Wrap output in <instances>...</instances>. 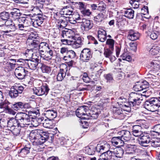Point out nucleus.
Here are the masks:
<instances>
[{
  "label": "nucleus",
  "instance_id": "obj_19",
  "mask_svg": "<svg viewBox=\"0 0 160 160\" xmlns=\"http://www.w3.org/2000/svg\"><path fill=\"white\" fill-rule=\"evenodd\" d=\"M8 22H10V21H6L3 24H2V25L5 24L8 28V30L4 31L5 33L13 32L17 30L16 24H15L13 22H11V24H8Z\"/></svg>",
  "mask_w": 160,
  "mask_h": 160
},
{
  "label": "nucleus",
  "instance_id": "obj_4",
  "mask_svg": "<svg viewBox=\"0 0 160 160\" xmlns=\"http://www.w3.org/2000/svg\"><path fill=\"white\" fill-rule=\"evenodd\" d=\"M89 111V108L86 106H80L77 109L76 112V115L82 119H86L88 118V114Z\"/></svg>",
  "mask_w": 160,
  "mask_h": 160
},
{
  "label": "nucleus",
  "instance_id": "obj_56",
  "mask_svg": "<svg viewBox=\"0 0 160 160\" xmlns=\"http://www.w3.org/2000/svg\"><path fill=\"white\" fill-rule=\"evenodd\" d=\"M112 50L109 48H107L104 49V55L106 57L108 58L112 55Z\"/></svg>",
  "mask_w": 160,
  "mask_h": 160
},
{
  "label": "nucleus",
  "instance_id": "obj_44",
  "mask_svg": "<svg viewBox=\"0 0 160 160\" xmlns=\"http://www.w3.org/2000/svg\"><path fill=\"white\" fill-rule=\"evenodd\" d=\"M106 3L108 4L111 8L114 9L116 7V5L117 1V0H107Z\"/></svg>",
  "mask_w": 160,
  "mask_h": 160
},
{
  "label": "nucleus",
  "instance_id": "obj_55",
  "mask_svg": "<svg viewBox=\"0 0 160 160\" xmlns=\"http://www.w3.org/2000/svg\"><path fill=\"white\" fill-rule=\"evenodd\" d=\"M12 130V132L15 136H17L20 133L21 129L19 128V127H14L13 128L11 129Z\"/></svg>",
  "mask_w": 160,
  "mask_h": 160
},
{
  "label": "nucleus",
  "instance_id": "obj_3",
  "mask_svg": "<svg viewBox=\"0 0 160 160\" xmlns=\"http://www.w3.org/2000/svg\"><path fill=\"white\" fill-rule=\"evenodd\" d=\"M158 100L156 98H152L146 100L144 103L145 107L148 110L154 112L157 107L160 106L159 104L158 103Z\"/></svg>",
  "mask_w": 160,
  "mask_h": 160
},
{
  "label": "nucleus",
  "instance_id": "obj_13",
  "mask_svg": "<svg viewBox=\"0 0 160 160\" xmlns=\"http://www.w3.org/2000/svg\"><path fill=\"white\" fill-rule=\"evenodd\" d=\"M125 141L120 136L115 137L112 138V143L114 145H117L118 147H124L126 143H124Z\"/></svg>",
  "mask_w": 160,
  "mask_h": 160
},
{
  "label": "nucleus",
  "instance_id": "obj_23",
  "mask_svg": "<svg viewBox=\"0 0 160 160\" xmlns=\"http://www.w3.org/2000/svg\"><path fill=\"white\" fill-rule=\"evenodd\" d=\"M8 127L10 128L11 129L13 128L14 127H20L15 118H11L8 120Z\"/></svg>",
  "mask_w": 160,
  "mask_h": 160
},
{
  "label": "nucleus",
  "instance_id": "obj_1",
  "mask_svg": "<svg viewBox=\"0 0 160 160\" xmlns=\"http://www.w3.org/2000/svg\"><path fill=\"white\" fill-rule=\"evenodd\" d=\"M153 130L150 132V133L144 134L142 135L140 137V140L139 141V144L144 147L148 148L150 147V143L152 139L150 135L155 136H160V124L154 126L153 128Z\"/></svg>",
  "mask_w": 160,
  "mask_h": 160
},
{
  "label": "nucleus",
  "instance_id": "obj_29",
  "mask_svg": "<svg viewBox=\"0 0 160 160\" xmlns=\"http://www.w3.org/2000/svg\"><path fill=\"white\" fill-rule=\"evenodd\" d=\"M62 11L63 12V14L64 15H70L73 14V9L71 7H64L62 9Z\"/></svg>",
  "mask_w": 160,
  "mask_h": 160
},
{
  "label": "nucleus",
  "instance_id": "obj_20",
  "mask_svg": "<svg viewBox=\"0 0 160 160\" xmlns=\"http://www.w3.org/2000/svg\"><path fill=\"white\" fill-rule=\"evenodd\" d=\"M44 19L42 16L39 15H37L35 18L32 19V20L33 24L35 25L36 24L38 26H40L43 22Z\"/></svg>",
  "mask_w": 160,
  "mask_h": 160
},
{
  "label": "nucleus",
  "instance_id": "obj_33",
  "mask_svg": "<svg viewBox=\"0 0 160 160\" xmlns=\"http://www.w3.org/2000/svg\"><path fill=\"white\" fill-rule=\"evenodd\" d=\"M23 106L22 102H18L13 104H11V107L15 110L17 111L22 108Z\"/></svg>",
  "mask_w": 160,
  "mask_h": 160
},
{
  "label": "nucleus",
  "instance_id": "obj_9",
  "mask_svg": "<svg viewBox=\"0 0 160 160\" xmlns=\"http://www.w3.org/2000/svg\"><path fill=\"white\" fill-rule=\"evenodd\" d=\"M11 104L8 101H5L0 103V108H4L6 113L12 115H15L16 112L11 108Z\"/></svg>",
  "mask_w": 160,
  "mask_h": 160
},
{
  "label": "nucleus",
  "instance_id": "obj_36",
  "mask_svg": "<svg viewBox=\"0 0 160 160\" xmlns=\"http://www.w3.org/2000/svg\"><path fill=\"white\" fill-rule=\"evenodd\" d=\"M91 112L88 113V118L86 120L96 119L98 117L99 114L97 112H92L91 111Z\"/></svg>",
  "mask_w": 160,
  "mask_h": 160
},
{
  "label": "nucleus",
  "instance_id": "obj_48",
  "mask_svg": "<svg viewBox=\"0 0 160 160\" xmlns=\"http://www.w3.org/2000/svg\"><path fill=\"white\" fill-rule=\"evenodd\" d=\"M17 27V30H19L20 31H26V29L27 28V26L25 24L20 23H16Z\"/></svg>",
  "mask_w": 160,
  "mask_h": 160
},
{
  "label": "nucleus",
  "instance_id": "obj_46",
  "mask_svg": "<svg viewBox=\"0 0 160 160\" xmlns=\"http://www.w3.org/2000/svg\"><path fill=\"white\" fill-rule=\"evenodd\" d=\"M41 87L38 88H33L34 93L36 95L40 96L44 95V92H43L42 90H41Z\"/></svg>",
  "mask_w": 160,
  "mask_h": 160
},
{
  "label": "nucleus",
  "instance_id": "obj_17",
  "mask_svg": "<svg viewBox=\"0 0 160 160\" xmlns=\"http://www.w3.org/2000/svg\"><path fill=\"white\" fill-rule=\"evenodd\" d=\"M28 67L31 69L35 70L39 63V60L37 58H32V60H27Z\"/></svg>",
  "mask_w": 160,
  "mask_h": 160
},
{
  "label": "nucleus",
  "instance_id": "obj_28",
  "mask_svg": "<svg viewBox=\"0 0 160 160\" xmlns=\"http://www.w3.org/2000/svg\"><path fill=\"white\" fill-rule=\"evenodd\" d=\"M124 152L123 149L120 148H117L114 149L113 153L115 155L116 157L120 158L122 157Z\"/></svg>",
  "mask_w": 160,
  "mask_h": 160
},
{
  "label": "nucleus",
  "instance_id": "obj_32",
  "mask_svg": "<svg viewBox=\"0 0 160 160\" xmlns=\"http://www.w3.org/2000/svg\"><path fill=\"white\" fill-rule=\"evenodd\" d=\"M30 147H25L21 149L20 151H18V153H20V155L22 156V157H24L30 152Z\"/></svg>",
  "mask_w": 160,
  "mask_h": 160
},
{
  "label": "nucleus",
  "instance_id": "obj_7",
  "mask_svg": "<svg viewBox=\"0 0 160 160\" xmlns=\"http://www.w3.org/2000/svg\"><path fill=\"white\" fill-rule=\"evenodd\" d=\"M92 57L91 52L89 48H85L81 51L80 59L83 62H88Z\"/></svg>",
  "mask_w": 160,
  "mask_h": 160
},
{
  "label": "nucleus",
  "instance_id": "obj_45",
  "mask_svg": "<svg viewBox=\"0 0 160 160\" xmlns=\"http://www.w3.org/2000/svg\"><path fill=\"white\" fill-rule=\"evenodd\" d=\"M106 145H102L100 144H98L97 146H95V151L99 153H102L105 148Z\"/></svg>",
  "mask_w": 160,
  "mask_h": 160
},
{
  "label": "nucleus",
  "instance_id": "obj_43",
  "mask_svg": "<svg viewBox=\"0 0 160 160\" xmlns=\"http://www.w3.org/2000/svg\"><path fill=\"white\" fill-rule=\"evenodd\" d=\"M94 20L96 22V23L98 22H102L104 19L103 15L102 13H100L98 15L94 17Z\"/></svg>",
  "mask_w": 160,
  "mask_h": 160
},
{
  "label": "nucleus",
  "instance_id": "obj_26",
  "mask_svg": "<svg viewBox=\"0 0 160 160\" xmlns=\"http://www.w3.org/2000/svg\"><path fill=\"white\" fill-rule=\"evenodd\" d=\"M70 42V44H72L73 47L75 48L80 47L82 44L81 38H78L77 39H75Z\"/></svg>",
  "mask_w": 160,
  "mask_h": 160
},
{
  "label": "nucleus",
  "instance_id": "obj_11",
  "mask_svg": "<svg viewBox=\"0 0 160 160\" xmlns=\"http://www.w3.org/2000/svg\"><path fill=\"white\" fill-rule=\"evenodd\" d=\"M32 138H38L42 137H44V138L48 139L49 138L48 133L47 132H43L41 130L36 131L32 132L30 134Z\"/></svg>",
  "mask_w": 160,
  "mask_h": 160
},
{
  "label": "nucleus",
  "instance_id": "obj_6",
  "mask_svg": "<svg viewBox=\"0 0 160 160\" xmlns=\"http://www.w3.org/2000/svg\"><path fill=\"white\" fill-rule=\"evenodd\" d=\"M28 72L24 67L20 66L15 69L14 74L18 79L22 80L24 78Z\"/></svg>",
  "mask_w": 160,
  "mask_h": 160
},
{
  "label": "nucleus",
  "instance_id": "obj_49",
  "mask_svg": "<svg viewBox=\"0 0 160 160\" xmlns=\"http://www.w3.org/2000/svg\"><path fill=\"white\" fill-rule=\"evenodd\" d=\"M141 87V82L139 81L136 83V84L134 86L133 88L135 91H142Z\"/></svg>",
  "mask_w": 160,
  "mask_h": 160
},
{
  "label": "nucleus",
  "instance_id": "obj_64",
  "mask_svg": "<svg viewBox=\"0 0 160 160\" xmlns=\"http://www.w3.org/2000/svg\"><path fill=\"white\" fill-rule=\"evenodd\" d=\"M10 14L12 15V17L15 19L17 20L18 18L20 17L21 13L20 12L15 13L14 12H11Z\"/></svg>",
  "mask_w": 160,
  "mask_h": 160
},
{
  "label": "nucleus",
  "instance_id": "obj_50",
  "mask_svg": "<svg viewBox=\"0 0 160 160\" xmlns=\"http://www.w3.org/2000/svg\"><path fill=\"white\" fill-rule=\"evenodd\" d=\"M58 23L60 24L59 28H63L66 27L68 24V22L66 20H60Z\"/></svg>",
  "mask_w": 160,
  "mask_h": 160
},
{
  "label": "nucleus",
  "instance_id": "obj_59",
  "mask_svg": "<svg viewBox=\"0 0 160 160\" xmlns=\"http://www.w3.org/2000/svg\"><path fill=\"white\" fill-rule=\"evenodd\" d=\"M142 130H138L132 131V132L133 135L136 137L141 136L143 134Z\"/></svg>",
  "mask_w": 160,
  "mask_h": 160
},
{
  "label": "nucleus",
  "instance_id": "obj_8",
  "mask_svg": "<svg viewBox=\"0 0 160 160\" xmlns=\"http://www.w3.org/2000/svg\"><path fill=\"white\" fill-rule=\"evenodd\" d=\"M142 98L141 95L134 92H132L129 94V97L128 98L129 100L132 101V103L138 105L141 103V100H142L141 98Z\"/></svg>",
  "mask_w": 160,
  "mask_h": 160
},
{
  "label": "nucleus",
  "instance_id": "obj_27",
  "mask_svg": "<svg viewBox=\"0 0 160 160\" xmlns=\"http://www.w3.org/2000/svg\"><path fill=\"white\" fill-rule=\"evenodd\" d=\"M50 46L48 44L45 42H40L39 49L38 51L41 53L46 52L47 50L49 49Z\"/></svg>",
  "mask_w": 160,
  "mask_h": 160
},
{
  "label": "nucleus",
  "instance_id": "obj_10",
  "mask_svg": "<svg viewBox=\"0 0 160 160\" xmlns=\"http://www.w3.org/2000/svg\"><path fill=\"white\" fill-rule=\"evenodd\" d=\"M93 25L92 21L83 19L81 24V28L83 30L88 31L92 28Z\"/></svg>",
  "mask_w": 160,
  "mask_h": 160
},
{
  "label": "nucleus",
  "instance_id": "obj_42",
  "mask_svg": "<svg viewBox=\"0 0 160 160\" xmlns=\"http://www.w3.org/2000/svg\"><path fill=\"white\" fill-rule=\"evenodd\" d=\"M10 14L7 12H3L0 13V17L3 20H7L10 17Z\"/></svg>",
  "mask_w": 160,
  "mask_h": 160
},
{
  "label": "nucleus",
  "instance_id": "obj_40",
  "mask_svg": "<svg viewBox=\"0 0 160 160\" xmlns=\"http://www.w3.org/2000/svg\"><path fill=\"white\" fill-rule=\"evenodd\" d=\"M41 90H42L43 92H44V95H46L48 93L50 90L48 85L46 83H44L41 86Z\"/></svg>",
  "mask_w": 160,
  "mask_h": 160
},
{
  "label": "nucleus",
  "instance_id": "obj_2",
  "mask_svg": "<svg viewBox=\"0 0 160 160\" xmlns=\"http://www.w3.org/2000/svg\"><path fill=\"white\" fill-rule=\"evenodd\" d=\"M15 118L21 128L25 127L26 125L30 124V117L25 113L22 112L18 113L15 116Z\"/></svg>",
  "mask_w": 160,
  "mask_h": 160
},
{
  "label": "nucleus",
  "instance_id": "obj_21",
  "mask_svg": "<svg viewBox=\"0 0 160 160\" xmlns=\"http://www.w3.org/2000/svg\"><path fill=\"white\" fill-rule=\"evenodd\" d=\"M45 115L48 119L52 120L56 117L57 112L54 110H48L46 111Z\"/></svg>",
  "mask_w": 160,
  "mask_h": 160
},
{
  "label": "nucleus",
  "instance_id": "obj_54",
  "mask_svg": "<svg viewBox=\"0 0 160 160\" xmlns=\"http://www.w3.org/2000/svg\"><path fill=\"white\" fill-rule=\"evenodd\" d=\"M130 3L132 7L134 8H137L139 7V3L138 1L136 0H131Z\"/></svg>",
  "mask_w": 160,
  "mask_h": 160
},
{
  "label": "nucleus",
  "instance_id": "obj_53",
  "mask_svg": "<svg viewBox=\"0 0 160 160\" xmlns=\"http://www.w3.org/2000/svg\"><path fill=\"white\" fill-rule=\"evenodd\" d=\"M150 38L152 40H155L158 37L159 32L158 31H153L151 33L150 32Z\"/></svg>",
  "mask_w": 160,
  "mask_h": 160
},
{
  "label": "nucleus",
  "instance_id": "obj_35",
  "mask_svg": "<svg viewBox=\"0 0 160 160\" xmlns=\"http://www.w3.org/2000/svg\"><path fill=\"white\" fill-rule=\"evenodd\" d=\"M17 91L13 87H12L11 88L10 91L9 92V94L12 98H15L18 95Z\"/></svg>",
  "mask_w": 160,
  "mask_h": 160
},
{
  "label": "nucleus",
  "instance_id": "obj_37",
  "mask_svg": "<svg viewBox=\"0 0 160 160\" xmlns=\"http://www.w3.org/2000/svg\"><path fill=\"white\" fill-rule=\"evenodd\" d=\"M112 112L115 116L117 117L118 115H120L122 116L123 115L122 111L121 108H119L114 107L113 108Z\"/></svg>",
  "mask_w": 160,
  "mask_h": 160
},
{
  "label": "nucleus",
  "instance_id": "obj_5",
  "mask_svg": "<svg viewBox=\"0 0 160 160\" xmlns=\"http://www.w3.org/2000/svg\"><path fill=\"white\" fill-rule=\"evenodd\" d=\"M40 42L38 39H31L28 38L26 41L27 46L30 48V50L36 52L39 49Z\"/></svg>",
  "mask_w": 160,
  "mask_h": 160
},
{
  "label": "nucleus",
  "instance_id": "obj_25",
  "mask_svg": "<svg viewBox=\"0 0 160 160\" xmlns=\"http://www.w3.org/2000/svg\"><path fill=\"white\" fill-rule=\"evenodd\" d=\"M67 70H65L63 69H60L57 75V79L58 81H61L66 76Z\"/></svg>",
  "mask_w": 160,
  "mask_h": 160
},
{
  "label": "nucleus",
  "instance_id": "obj_41",
  "mask_svg": "<svg viewBox=\"0 0 160 160\" xmlns=\"http://www.w3.org/2000/svg\"><path fill=\"white\" fill-rule=\"evenodd\" d=\"M135 145H132L131 144H126L125 145L124 148L125 149L126 151H129L128 153H132V152L134 151Z\"/></svg>",
  "mask_w": 160,
  "mask_h": 160
},
{
  "label": "nucleus",
  "instance_id": "obj_47",
  "mask_svg": "<svg viewBox=\"0 0 160 160\" xmlns=\"http://www.w3.org/2000/svg\"><path fill=\"white\" fill-rule=\"evenodd\" d=\"M160 49L157 46L153 47L149 51V53L152 55H154L158 54Z\"/></svg>",
  "mask_w": 160,
  "mask_h": 160
},
{
  "label": "nucleus",
  "instance_id": "obj_61",
  "mask_svg": "<svg viewBox=\"0 0 160 160\" xmlns=\"http://www.w3.org/2000/svg\"><path fill=\"white\" fill-rule=\"evenodd\" d=\"M15 90L17 91L18 93L21 94L22 93L24 90V88L22 86H13Z\"/></svg>",
  "mask_w": 160,
  "mask_h": 160
},
{
  "label": "nucleus",
  "instance_id": "obj_16",
  "mask_svg": "<svg viewBox=\"0 0 160 160\" xmlns=\"http://www.w3.org/2000/svg\"><path fill=\"white\" fill-rule=\"evenodd\" d=\"M113 152L108 150L102 152L98 160H111Z\"/></svg>",
  "mask_w": 160,
  "mask_h": 160
},
{
  "label": "nucleus",
  "instance_id": "obj_63",
  "mask_svg": "<svg viewBox=\"0 0 160 160\" xmlns=\"http://www.w3.org/2000/svg\"><path fill=\"white\" fill-rule=\"evenodd\" d=\"M104 76L105 79L107 80V82H112L113 80L112 74L108 73L105 74L104 75Z\"/></svg>",
  "mask_w": 160,
  "mask_h": 160
},
{
  "label": "nucleus",
  "instance_id": "obj_14",
  "mask_svg": "<svg viewBox=\"0 0 160 160\" xmlns=\"http://www.w3.org/2000/svg\"><path fill=\"white\" fill-rule=\"evenodd\" d=\"M118 134L125 142L129 141L131 139V134L130 132L128 130H123L118 132Z\"/></svg>",
  "mask_w": 160,
  "mask_h": 160
},
{
  "label": "nucleus",
  "instance_id": "obj_12",
  "mask_svg": "<svg viewBox=\"0 0 160 160\" xmlns=\"http://www.w3.org/2000/svg\"><path fill=\"white\" fill-rule=\"evenodd\" d=\"M149 66H150L151 69L149 71V74H148V76L152 75L153 74L157 72L160 69V65L158 64L155 61L153 62H151L149 64Z\"/></svg>",
  "mask_w": 160,
  "mask_h": 160
},
{
  "label": "nucleus",
  "instance_id": "obj_31",
  "mask_svg": "<svg viewBox=\"0 0 160 160\" xmlns=\"http://www.w3.org/2000/svg\"><path fill=\"white\" fill-rule=\"evenodd\" d=\"M86 151L89 155H94L95 152V146L90 145L86 148Z\"/></svg>",
  "mask_w": 160,
  "mask_h": 160
},
{
  "label": "nucleus",
  "instance_id": "obj_39",
  "mask_svg": "<svg viewBox=\"0 0 160 160\" xmlns=\"http://www.w3.org/2000/svg\"><path fill=\"white\" fill-rule=\"evenodd\" d=\"M115 41L112 39H108L106 42V44L108 46V48L112 50L114 49V45Z\"/></svg>",
  "mask_w": 160,
  "mask_h": 160
},
{
  "label": "nucleus",
  "instance_id": "obj_38",
  "mask_svg": "<svg viewBox=\"0 0 160 160\" xmlns=\"http://www.w3.org/2000/svg\"><path fill=\"white\" fill-rule=\"evenodd\" d=\"M39 114V111L38 110H33L29 111L28 115L30 116L31 119L34 118L32 117H37V116Z\"/></svg>",
  "mask_w": 160,
  "mask_h": 160
},
{
  "label": "nucleus",
  "instance_id": "obj_58",
  "mask_svg": "<svg viewBox=\"0 0 160 160\" xmlns=\"http://www.w3.org/2000/svg\"><path fill=\"white\" fill-rule=\"evenodd\" d=\"M17 21V23L25 24V23L27 22L28 20L25 17H20L19 18H18Z\"/></svg>",
  "mask_w": 160,
  "mask_h": 160
},
{
  "label": "nucleus",
  "instance_id": "obj_52",
  "mask_svg": "<svg viewBox=\"0 0 160 160\" xmlns=\"http://www.w3.org/2000/svg\"><path fill=\"white\" fill-rule=\"evenodd\" d=\"M8 120L4 119H0V127L3 128L6 127H8Z\"/></svg>",
  "mask_w": 160,
  "mask_h": 160
},
{
  "label": "nucleus",
  "instance_id": "obj_62",
  "mask_svg": "<svg viewBox=\"0 0 160 160\" xmlns=\"http://www.w3.org/2000/svg\"><path fill=\"white\" fill-rule=\"evenodd\" d=\"M141 14L143 15H144L148 13V7L147 6H144L141 9Z\"/></svg>",
  "mask_w": 160,
  "mask_h": 160
},
{
  "label": "nucleus",
  "instance_id": "obj_18",
  "mask_svg": "<svg viewBox=\"0 0 160 160\" xmlns=\"http://www.w3.org/2000/svg\"><path fill=\"white\" fill-rule=\"evenodd\" d=\"M139 33L136 32L132 29L130 30L128 32L127 37L128 39L132 41H134L139 39Z\"/></svg>",
  "mask_w": 160,
  "mask_h": 160
},
{
  "label": "nucleus",
  "instance_id": "obj_34",
  "mask_svg": "<svg viewBox=\"0 0 160 160\" xmlns=\"http://www.w3.org/2000/svg\"><path fill=\"white\" fill-rule=\"evenodd\" d=\"M41 69L42 73L49 74L51 72V68L44 64H42Z\"/></svg>",
  "mask_w": 160,
  "mask_h": 160
},
{
  "label": "nucleus",
  "instance_id": "obj_24",
  "mask_svg": "<svg viewBox=\"0 0 160 160\" xmlns=\"http://www.w3.org/2000/svg\"><path fill=\"white\" fill-rule=\"evenodd\" d=\"M133 102L129 100L128 102H124L122 105V107L124 110L128 112L131 111V107L135 106V105L132 103Z\"/></svg>",
  "mask_w": 160,
  "mask_h": 160
},
{
  "label": "nucleus",
  "instance_id": "obj_15",
  "mask_svg": "<svg viewBox=\"0 0 160 160\" xmlns=\"http://www.w3.org/2000/svg\"><path fill=\"white\" fill-rule=\"evenodd\" d=\"M134 12V11L131 8H126L124 9V10L122 11V13L124 14L123 16L125 17L128 19H131L133 18Z\"/></svg>",
  "mask_w": 160,
  "mask_h": 160
},
{
  "label": "nucleus",
  "instance_id": "obj_30",
  "mask_svg": "<svg viewBox=\"0 0 160 160\" xmlns=\"http://www.w3.org/2000/svg\"><path fill=\"white\" fill-rule=\"evenodd\" d=\"M44 127L46 128L51 129L53 128V126L51 120L48 119L44 120L42 122Z\"/></svg>",
  "mask_w": 160,
  "mask_h": 160
},
{
  "label": "nucleus",
  "instance_id": "obj_57",
  "mask_svg": "<svg viewBox=\"0 0 160 160\" xmlns=\"http://www.w3.org/2000/svg\"><path fill=\"white\" fill-rule=\"evenodd\" d=\"M141 89H142V91L144 89H147L149 88V84L148 82L146 81H143L141 82Z\"/></svg>",
  "mask_w": 160,
  "mask_h": 160
},
{
  "label": "nucleus",
  "instance_id": "obj_60",
  "mask_svg": "<svg viewBox=\"0 0 160 160\" xmlns=\"http://www.w3.org/2000/svg\"><path fill=\"white\" fill-rule=\"evenodd\" d=\"M150 144L152 146L154 147H158L160 146V142H159L152 139L151 140Z\"/></svg>",
  "mask_w": 160,
  "mask_h": 160
},
{
  "label": "nucleus",
  "instance_id": "obj_51",
  "mask_svg": "<svg viewBox=\"0 0 160 160\" xmlns=\"http://www.w3.org/2000/svg\"><path fill=\"white\" fill-rule=\"evenodd\" d=\"M80 12L81 14L84 17H88L91 14V12L90 11L89 9L86 8L83 10H82Z\"/></svg>",
  "mask_w": 160,
  "mask_h": 160
},
{
  "label": "nucleus",
  "instance_id": "obj_22",
  "mask_svg": "<svg viewBox=\"0 0 160 160\" xmlns=\"http://www.w3.org/2000/svg\"><path fill=\"white\" fill-rule=\"evenodd\" d=\"M76 56V53L73 50H69L67 52L65 56H63V58L64 60H70L75 58Z\"/></svg>",
  "mask_w": 160,
  "mask_h": 160
}]
</instances>
